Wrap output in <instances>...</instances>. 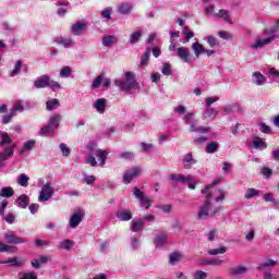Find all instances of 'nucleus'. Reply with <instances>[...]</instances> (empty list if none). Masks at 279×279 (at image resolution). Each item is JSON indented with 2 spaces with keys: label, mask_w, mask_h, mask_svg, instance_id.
Wrapping results in <instances>:
<instances>
[{
  "label": "nucleus",
  "mask_w": 279,
  "mask_h": 279,
  "mask_svg": "<svg viewBox=\"0 0 279 279\" xmlns=\"http://www.w3.org/2000/svg\"><path fill=\"white\" fill-rule=\"evenodd\" d=\"M193 165H197V159L193 157V153H187L183 156V166L185 169L193 167Z\"/></svg>",
  "instance_id": "obj_22"
},
{
  "label": "nucleus",
  "mask_w": 279,
  "mask_h": 279,
  "mask_svg": "<svg viewBox=\"0 0 279 279\" xmlns=\"http://www.w3.org/2000/svg\"><path fill=\"white\" fill-rule=\"evenodd\" d=\"M48 87L51 88V90H60V88H62V85L48 76Z\"/></svg>",
  "instance_id": "obj_55"
},
{
  "label": "nucleus",
  "mask_w": 279,
  "mask_h": 279,
  "mask_svg": "<svg viewBox=\"0 0 279 279\" xmlns=\"http://www.w3.org/2000/svg\"><path fill=\"white\" fill-rule=\"evenodd\" d=\"M84 219V213L82 210H78L70 218V228L75 229L80 223H82V220Z\"/></svg>",
  "instance_id": "obj_14"
},
{
  "label": "nucleus",
  "mask_w": 279,
  "mask_h": 279,
  "mask_svg": "<svg viewBox=\"0 0 279 279\" xmlns=\"http://www.w3.org/2000/svg\"><path fill=\"white\" fill-rule=\"evenodd\" d=\"M71 32L74 36H82V33L86 32V23L84 22H76L71 27Z\"/></svg>",
  "instance_id": "obj_19"
},
{
  "label": "nucleus",
  "mask_w": 279,
  "mask_h": 279,
  "mask_svg": "<svg viewBox=\"0 0 279 279\" xmlns=\"http://www.w3.org/2000/svg\"><path fill=\"white\" fill-rule=\"evenodd\" d=\"M229 274L231 276H243V274H247V267L245 266H235L230 268Z\"/></svg>",
  "instance_id": "obj_32"
},
{
  "label": "nucleus",
  "mask_w": 279,
  "mask_h": 279,
  "mask_svg": "<svg viewBox=\"0 0 279 279\" xmlns=\"http://www.w3.org/2000/svg\"><path fill=\"white\" fill-rule=\"evenodd\" d=\"M59 147L61 149L62 156H64L65 158H69V156H71V148H69L66 144L61 143Z\"/></svg>",
  "instance_id": "obj_56"
},
{
  "label": "nucleus",
  "mask_w": 279,
  "mask_h": 279,
  "mask_svg": "<svg viewBox=\"0 0 279 279\" xmlns=\"http://www.w3.org/2000/svg\"><path fill=\"white\" fill-rule=\"evenodd\" d=\"M216 101H219V96L207 97L205 99V108H211L210 106Z\"/></svg>",
  "instance_id": "obj_58"
},
{
  "label": "nucleus",
  "mask_w": 279,
  "mask_h": 279,
  "mask_svg": "<svg viewBox=\"0 0 279 279\" xmlns=\"http://www.w3.org/2000/svg\"><path fill=\"white\" fill-rule=\"evenodd\" d=\"M116 216L120 221H130L132 219V211L120 210L116 214Z\"/></svg>",
  "instance_id": "obj_33"
},
{
  "label": "nucleus",
  "mask_w": 279,
  "mask_h": 279,
  "mask_svg": "<svg viewBox=\"0 0 279 279\" xmlns=\"http://www.w3.org/2000/svg\"><path fill=\"white\" fill-rule=\"evenodd\" d=\"M54 43L61 47H64V49H71V47H75V40H73L71 37L59 36L56 37Z\"/></svg>",
  "instance_id": "obj_9"
},
{
  "label": "nucleus",
  "mask_w": 279,
  "mask_h": 279,
  "mask_svg": "<svg viewBox=\"0 0 279 279\" xmlns=\"http://www.w3.org/2000/svg\"><path fill=\"white\" fill-rule=\"evenodd\" d=\"M143 36V33L141 31L134 32L133 34L130 35V43L131 45H136L138 40H141V37Z\"/></svg>",
  "instance_id": "obj_48"
},
{
  "label": "nucleus",
  "mask_w": 279,
  "mask_h": 279,
  "mask_svg": "<svg viewBox=\"0 0 279 279\" xmlns=\"http://www.w3.org/2000/svg\"><path fill=\"white\" fill-rule=\"evenodd\" d=\"M206 40L209 47H219V41H217V38L215 36H207Z\"/></svg>",
  "instance_id": "obj_62"
},
{
  "label": "nucleus",
  "mask_w": 279,
  "mask_h": 279,
  "mask_svg": "<svg viewBox=\"0 0 279 279\" xmlns=\"http://www.w3.org/2000/svg\"><path fill=\"white\" fill-rule=\"evenodd\" d=\"M60 121H62V114L56 113L49 119V124L54 129L58 130L60 128Z\"/></svg>",
  "instance_id": "obj_29"
},
{
  "label": "nucleus",
  "mask_w": 279,
  "mask_h": 279,
  "mask_svg": "<svg viewBox=\"0 0 279 279\" xmlns=\"http://www.w3.org/2000/svg\"><path fill=\"white\" fill-rule=\"evenodd\" d=\"M206 278H208V274H206L205 271L197 270L194 274V279H206Z\"/></svg>",
  "instance_id": "obj_64"
},
{
  "label": "nucleus",
  "mask_w": 279,
  "mask_h": 279,
  "mask_svg": "<svg viewBox=\"0 0 279 279\" xmlns=\"http://www.w3.org/2000/svg\"><path fill=\"white\" fill-rule=\"evenodd\" d=\"M143 228H145L143 219L132 220L131 221L130 230L132 232H141V230H143Z\"/></svg>",
  "instance_id": "obj_26"
},
{
  "label": "nucleus",
  "mask_w": 279,
  "mask_h": 279,
  "mask_svg": "<svg viewBox=\"0 0 279 279\" xmlns=\"http://www.w3.org/2000/svg\"><path fill=\"white\" fill-rule=\"evenodd\" d=\"M216 19H222L226 23L232 24V19H230V11L222 9L214 15Z\"/></svg>",
  "instance_id": "obj_25"
},
{
  "label": "nucleus",
  "mask_w": 279,
  "mask_h": 279,
  "mask_svg": "<svg viewBox=\"0 0 279 279\" xmlns=\"http://www.w3.org/2000/svg\"><path fill=\"white\" fill-rule=\"evenodd\" d=\"M134 197L138 199L140 206L145 207L146 210H149L151 207V199H149L143 191L138 187H134L133 190Z\"/></svg>",
  "instance_id": "obj_6"
},
{
  "label": "nucleus",
  "mask_w": 279,
  "mask_h": 279,
  "mask_svg": "<svg viewBox=\"0 0 279 279\" xmlns=\"http://www.w3.org/2000/svg\"><path fill=\"white\" fill-rule=\"evenodd\" d=\"M205 151L207 154H215L216 151H219V143L217 142H210L207 144Z\"/></svg>",
  "instance_id": "obj_39"
},
{
  "label": "nucleus",
  "mask_w": 279,
  "mask_h": 279,
  "mask_svg": "<svg viewBox=\"0 0 279 279\" xmlns=\"http://www.w3.org/2000/svg\"><path fill=\"white\" fill-rule=\"evenodd\" d=\"M177 56L182 62H191V50L186 47H180L177 49Z\"/></svg>",
  "instance_id": "obj_11"
},
{
  "label": "nucleus",
  "mask_w": 279,
  "mask_h": 279,
  "mask_svg": "<svg viewBox=\"0 0 279 279\" xmlns=\"http://www.w3.org/2000/svg\"><path fill=\"white\" fill-rule=\"evenodd\" d=\"M0 138H2V141L0 142V147H3V145H10V143H12V138L10 137V135H8L7 132L0 131Z\"/></svg>",
  "instance_id": "obj_43"
},
{
  "label": "nucleus",
  "mask_w": 279,
  "mask_h": 279,
  "mask_svg": "<svg viewBox=\"0 0 279 279\" xmlns=\"http://www.w3.org/2000/svg\"><path fill=\"white\" fill-rule=\"evenodd\" d=\"M192 49H193L196 58H199V56H202V53H204V50H205V48L202 46V44H199L197 41L192 45Z\"/></svg>",
  "instance_id": "obj_42"
},
{
  "label": "nucleus",
  "mask_w": 279,
  "mask_h": 279,
  "mask_svg": "<svg viewBox=\"0 0 279 279\" xmlns=\"http://www.w3.org/2000/svg\"><path fill=\"white\" fill-rule=\"evenodd\" d=\"M169 236L165 233H157L155 235L154 244L156 247H163V245H167Z\"/></svg>",
  "instance_id": "obj_21"
},
{
  "label": "nucleus",
  "mask_w": 279,
  "mask_h": 279,
  "mask_svg": "<svg viewBox=\"0 0 279 279\" xmlns=\"http://www.w3.org/2000/svg\"><path fill=\"white\" fill-rule=\"evenodd\" d=\"M16 182H17V184H20V186L27 187V184L29 182V177H27V174H25V173H21L16 178Z\"/></svg>",
  "instance_id": "obj_38"
},
{
  "label": "nucleus",
  "mask_w": 279,
  "mask_h": 279,
  "mask_svg": "<svg viewBox=\"0 0 279 279\" xmlns=\"http://www.w3.org/2000/svg\"><path fill=\"white\" fill-rule=\"evenodd\" d=\"M36 147V141L35 140H29L24 143V146L21 150V154H25V151H32V149Z\"/></svg>",
  "instance_id": "obj_41"
},
{
  "label": "nucleus",
  "mask_w": 279,
  "mask_h": 279,
  "mask_svg": "<svg viewBox=\"0 0 279 279\" xmlns=\"http://www.w3.org/2000/svg\"><path fill=\"white\" fill-rule=\"evenodd\" d=\"M219 184L218 181H214L211 184L206 185L204 190H202V193H208V195H211L210 199H215L216 204H219L226 199V192L221 189H215ZM214 189V190H210Z\"/></svg>",
  "instance_id": "obj_4"
},
{
  "label": "nucleus",
  "mask_w": 279,
  "mask_h": 279,
  "mask_svg": "<svg viewBox=\"0 0 279 279\" xmlns=\"http://www.w3.org/2000/svg\"><path fill=\"white\" fill-rule=\"evenodd\" d=\"M117 43H119V38L114 35L102 37V47H112V45H117Z\"/></svg>",
  "instance_id": "obj_24"
},
{
  "label": "nucleus",
  "mask_w": 279,
  "mask_h": 279,
  "mask_svg": "<svg viewBox=\"0 0 279 279\" xmlns=\"http://www.w3.org/2000/svg\"><path fill=\"white\" fill-rule=\"evenodd\" d=\"M107 100L106 98H98L95 100L93 108L98 112V114H104L106 112V107H107Z\"/></svg>",
  "instance_id": "obj_15"
},
{
  "label": "nucleus",
  "mask_w": 279,
  "mask_h": 279,
  "mask_svg": "<svg viewBox=\"0 0 279 279\" xmlns=\"http://www.w3.org/2000/svg\"><path fill=\"white\" fill-rule=\"evenodd\" d=\"M46 108L49 111L56 110V108H60V100L52 98L46 102Z\"/></svg>",
  "instance_id": "obj_37"
},
{
  "label": "nucleus",
  "mask_w": 279,
  "mask_h": 279,
  "mask_svg": "<svg viewBox=\"0 0 279 279\" xmlns=\"http://www.w3.org/2000/svg\"><path fill=\"white\" fill-rule=\"evenodd\" d=\"M140 146L142 147V151H151L156 147L154 144L145 142H142Z\"/></svg>",
  "instance_id": "obj_60"
},
{
  "label": "nucleus",
  "mask_w": 279,
  "mask_h": 279,
  "mask_svg": "<svg viewBox=\"0 0 279 279\" xmlns=\"http://www.w3.org/2000/svg\"><path fill=\"white\" fill-rule=\"evenodd\" d=\"M54 132H56V129L48 123L46 126L41 128V130L39 131V134L40 136H47V134H53Z\"/></svg>",
  "instance_id": "obj_44"
},
{
  "label": "nucleus",
  "mask_w": 279,
  "mask_h": 279,
  "mask_svg": "<svg viewBox=\"0 0 279 279\" xmlns=\"http://www.w3.org/2000/svg\"><path fill=\"white\" fill-rule=\"evenodd\" d=\"M182 34L185 37V41L184 43H189V40H191V38L195 37V33H193L191 31V28H189V26H184L183 27Z\"/></svg>",
  "instance_id": "obj_45"
},
{
  "label": "nucleus",
  "mask_w": 279,
  "mask_h": 279,
  "mask_svg": "<svg viewBox=\"0 0 279 279\" xmlns=\"http://www.w3.org/2000/svg\"><path fill=\"white\" fill-rule=\"evenodd\" d=\"M114 84L123 93H132V90H141V85L136 81V74L134 72H125L124 80L118 78Z\"/></svg>",
  "instance_id": "obj_2"
},
{
  "label": "nucleus",
  "mask_w": 279,
  "mask_h": 279,
  "mask_svg": "<svg viewBox=\"0 0 279 279\" xmlns=\"http://www.w3.org/2000/svg\"><path fill=\"white\" fill-rule=\"evenodd\" d=\"M87 149V158L85 160L86 165H90V167H97V159H95V151H99L97 148V143L88 142L86 145Z\"/></svg>",
  "instance_id": "obj_5"
},
{
  "label": "nucleus",
  "mask_w": 279,
  "mask_h": 279,
  "mask_svg": "<svg viewBox=\"0 0 279 279\" xmlns=\"http://www.w3.org/2000/svg\"><path fill=\"white\" fill-rule=\"evenodd\" d=\"M182 258H183L182 253H180V252H174V253L170 254V256H169V263H170L171 265H178V263H180V260H182Z\"/></svg>",
  "instance_id": "obj_36"
},
{
  "label": "nucleus",
  "mask_w": 279,
  "mask_h": 279,
  "mask_svg": "<svg viewBox=\"0 0 279 279\" xmlns=\"http://www.w3.org/2000/svg\"><path fill=\"white\" fill-rule=\"evenodd\" d=\"M219 112L215 110L213 107H205V111L203 112V119H210L211 121H215L217 119V114Z\"/></svg>",
  "instance_id": "obj_23"
},
{
  "label": "nucleus",
  "mask_w": 279,
  "mask_h": 279,
  "mask_svg": "<svg viewBox=\"0 0 279 279\" xmlns=\"http://www.w3.org/2000/svg\"><path fill=\"white\" fill-rule=\"evenodd\" d=\"M71 73H73L71 66H63L60 71V77H71Z\"/></svg>",
  "instance_id": "obj_57"
},
{
  "label": "nucleus",
  "mask_w": 279,
  "mask_h": 279,
  "mask_svg": "<svg viewBox=\"0 0 279 279\" xmlns=\"http://www.w3.org/2000/svg\"><path fill=\"white\" fill-rule=\"evenodd\" d=\"M49 260H51V257L47 256V255H40L39 258L33 259L31 262L32 267H34V269H40L41 265H47V263H49Z\"/></svg>",
  "instance_id": "obj_17"
},
{
  "label": "nucleus",
  "mask_w": 279,
  "mask_h": 279,
  "mask_svg": "<svg viewBox=\"0 0 279 279\" xmlns=\"http://www.w3.org/2000/svg\"><path fill=\"white\" fill-rule=\"evenodd\" d=\"M252 145L255 149H267V143L258 136L253 137Z\"/></svg>",
  "instance_id": "obj_31"
},
{
  "label": "nucleus",
  "mask_w": 279,
  "mask_h": 279,
  "mask_svg": "<svg viewBox=\"0 0 279 279\" xmlns=\"http://www.w3.org/2000/svg\"><path fill=\"white\" fill-rule=\"evenodd\" d=\"M203 265H214L215 267H219L220 265H223V259H220V258L208 259V260H205Z\"/></svg>",
  "instance_id": "obj_54"
},
{
  "label": "nucleus",
  "mask_w": 279,
  "mask_h": 279,
  "mask_svg": "<svg viewBox=\"0 0 279 279\" xmlns=\"http://www.w3.org/2000/svg\"><path fill=\"white\" fill-rule=\"evenodd\" d=\"M257 195H260V191L254 187H250L246 190L244 197L245 199H253V197H256Z\"/></svg>",
  "instance_id": "obj_40"
},
{
  "label": "nucleus",
  "mask_w": 279,
  "mask_h": 279,
  "mask_svg": "<svg viewBox=\"0 0 279 279\" xmlns=\"http://www.w3.org/2000/svg\"><path fill=\"white\" fill-rule=\"evenodd\" d=\"M141 175V168L133 167L131 170L124 172L123 181L125 184H130L134 180V178H138Z\"/></svg>",
  "instance_id": "obj_8"
},
{
  "label": "nucleus",
  "mask_w": 279,
  "mask_h": 279,
  "mask_svg": "<svg viewBox=\"0 0 279 279\" xmlns=\"http://www.w3.org/2000/svg\"><path fill=\"white\" fill-rule=\"evenodd\" d=\"M0 197H14V189L12 186H4L0 190Z\"/></svg>",
  "instance_id": "obj_34"
},
{
  "label": "nucleus",
  "mask_w": 279,
  "mask_h": 279,
  "mask_svg": "<svg viewBox=\"0 0 279 279\" xmlns=\"http://www.w3.org/2000/svg\"><path fill=\"white\" fill-rule=\"evenodd\" d=\"M199 121L194 120L193 123L190 124V132H197L198 134H208L210 132V128L198 125Z\"/></svg>",
  "instance_id": "obj_13"
},
{
  "label": "nucleus",
  "mask_w": 279,
  "mask_h": 279,
  "mask_svg": "<svg viewBox=\"0 0 279 279\" xmlns=\"http://www.w3.org/2000/svg\"><path fill=\"white\" fill-rule=\"evenodd\" d=\"M210 197L211 195L207 194L205 196L204 204L198 207L196 215L198 221H206L210 219V217H215V215L221 210V207H215L213 210V203L210 202Z\"/></svg>",
  "instance_id": "obj_3"
},
{
  "label": "nucleus",
  "mask_w": 279,
  "mask_h": 279,
  "mask_svg": "<svg viewBox=\"0 0 279 279\" xmlns=\"http://www.w3.org/2000/svg\"><path fill=\"white\" fill-rule=\"evenodd\" d=\"M104 82V74L98 75L92 83L93 90L99 88Z\"/></svg>",
  "instance_id": "obj_53"
},
{
  "label": "nucleus",
  "mask_w": 279,
  "mask_h": 279,
  "mask_svg": "<svg viewBox=\"0 0 279 279\" xmlns=\"http://www.w3.org/2000/svg\"><path fill=\"white\" fill-rule=\"evenodd\" d=\"M100 15L102 19L106 21H110L112 19V7L105 8L101 12Z\"/></svg>",
  "instance_id": "obj_46"
},
{
  "label": "nucleus",
  "mask_w": 279,
  "mask_h": 279,
  "mask_svg": "<svg viewBox=\"0 0 279 279\" xmlns=\"http://www.w3.org/2000/svg\"><path fill=\"white\" fill-rule=\"evenodd\" d=\"M23 102L19 101L12 107L11 112L16 117V112H23Z\"/></svg>",
  "instance_id": "obj_59"
},
{
  "label": "nucleus",
  "mask_w": 279,
  "mask_h": 279,
  "mask_svg": "<svg viewBox=\"0 0 279 279\" xmlns=\"http://www.w3.org/2000/svg\"><path fill=\"white\" fill-rule=\"evenodd\" d=\"M279 20H277L270 29H266L263 33V37H256L255 43L251 45V49H263L267 45H271L274 40L278 38Z\"/></svg>",
  "instance_id": "obj_1"
},
{
  "label": "nucleus",
  "mask_w": 279,
  "mask_h": 279,
  "mask_svg": "<svg viewBox=\"0 0 279 279\" xmlns=\"http://www.w3.org/2000/svg\"><path fill=\"white\" fill-rule=\"evenodd\" d=\"M73 245H75V242H73V240L65 239L59 243L57 250H65V252H69V250H71Z\"/></svg>",
  "instance_id": "obj_30"
},
{
  "label": "nucleus",
  "mask_w": 279,
  "mask_h": 279,
  "mask_svg": "<svg viewBox=\"0 0 279 279\" xmlns=\"http://www.w3.org/2000/svg\"><path fill=\"white\" fill-rule=\"evenodd\" d=\"M108 151L104 149L95 150L94 158L98 159V167H106V160H108Z\"/></svg>",
  "instance_id": "obj_12"
},
{
  "label": "nucleus",
  "mask_w": 279,
  "mask_h": 279,
  "mask_svg": "<svg viewBox=\"0 0 279 279\" xmlns=\"http://www.w3.org/2000/svg\"><path fill=\"white\" fill-rule=\"evenodd\" d=\"M48 84H49V75H41L35 80L34 87L47 88Z\"/></svg>",
  "instance_id": "obj_20"
},
{
  "label": "nucleus",
  "mask_w": 279,
  "mask_h": 279,
  "mask_svg": "<svg viewBox=\"0 0 279 279\" xmlns=\"http://www.w3.org/2000/svg\"><path fill=\"white\" fill-rule=\"evenodd\" d=\"M151 56V48H147L141 58L140 66H147L149 63V57Z\"/></svg>",
  "instance_id": "obj_35"
},
{
  "label": "nucleus",
  "mask_w": 279,
  "mask_h": 279,
  "mask_svg": "<svg viewBox=\"0 0 279 279\" xmlns=\"http://www.w3.org/2000/svg\"><path fill=\"white\" fill-rule=\"evenodd\" d=\"M57 5H61V8L57 10V14L59 16H64V14L68 12L66 8L69 7V2L57 3Z\"/></svg>",
  "instance_id": "obj_51"
},
{
  "label": "nucleus",
  "mask_w": 279,
  "mask_h": 279,
  "mask_svg": "<svg viewBox=\"0 0 279 279\" xmlns=\"http://www.w3.org/2000/svg\"><path fill=\"white\" fill-rule=\"evenodd\" d=\"M252 82L256 86H265V84H267V77H265L260 72H254L252 75Z\"/></svg>",
  "instance_id": "obj_18"
},
{
  "label": "nucleus",
  "mask_w": 279,
  "mask_h": 279,
  "mask_svg": "<svg viewBox=\"0 0 279 279\" xmlns=\"http://www.w3.org/2000/svg\"><path fill=\"white\" fill-rule=\"evenodd\" d=\"M118 12H120V14H130V12H132V4L130 3H123L118 8Z\"/></svg>",
  "instance_id": "obj_47"
},
{
  "label": "nucleus",
  "mask_w": 279,
  "mask_h": 279,
  "mask_svg": "<svg viewBox=\"0 0 279 279\" xmlns=\"http://www.w3.org/2000/svg\"><path fill=\"white\" fill-rule=\"evenodd\" d=\"M169 180L170 182H175L177 184H186V182H191L192 177H186L184 174H170Z\"/></svg>",
  "instance_id": "obj_16"
},
{
  "label": "nucleus",
  "mask_w": 279,
  "mask_h": 279,
  "mask_svg": "<svg viewBox=\"0 0 279 279\" xmlns=\"http://www.w3.org/2000/svg\"><path fill=\"white\" fill-rule=\"evenodd\" d=\"M278 265V260L268 259L266 263H262L258 265L257 269H266V267H276Z\"/></svg>",
  "instance_id": "obj_49"
},
{
  "label": "nucleus",
  "mask_w": 279,
  "mask_h": 279,
  "mask_svg": "<svg viewBox=\"0 0 279 279\" xmlns=\"http://www.w3.org/2000/svg\"><path fill=\"white\" fill-rule=\"evenodd\" d=\"M1 265H12V267H23L24 262L21 259V257H13L11 259L0 262Z\"/></svg>",
  "instance_id": "obj_28"
},
{
  "label": "nucleus",
  "mask_w": 279,
  "mask_h": 279,
  "mask_svg": "<svg viewBox=\"0 0 279 279\" xmlns=\"http://www.w3.org/2000/svg\"><path fill=\"white\" fill-rule=\"evenodd\" d=\"M195 120V112H187L184 117H183V122L185 123V125H190L191 123H193Z\"/></svg>",
  "instance_id": "obj_50"
},
{
  "label": "nucleus",
  "mask_w": 279,
  "mask_h": 279,
  "mask_svg": "<svg viewBox=\"0 0 279 279\" xmlns=\"http://www.w3.org/2000/svg\"><path fill=\"white\" fill-rule=\"evenodd\" d=\"M228 252V248L226 246H221L220 248H210L208 251L209 256H217V254H226Z\"/></svg>",
  "instance_id": "obj_52"
},
{
  "label": "nucleus",
  "mask_w": 279,
  "mask_h": 279,
  "mask_svg": "<svg viewBox=\"0 0 279 279\" xmlns=\"http://www.w3.org/2000/svg\"><path fill=\"white\" fill-rule=\"evenodd\" d=\"M16 206L19 208H27L29 206V196L22 194L16 199Z\"/></svg>",
  "instance_id": "obj_27"
},
{
  "label": "nucleus",
  "mask_w": 279,
  "mask_h": 279,
  "mask_svg": "<svg viewBox=\"0 0 279 279\" xmlns=\"http://www.w3.org/2000/svg\"><path fill=\"white\" fill-rule=\"evenodd\" d=\"M14 147L15 145H11L4 148L3 151H0V167H3V162L5 160H9V158H12L14 156Z\"/></svg>",
  "instance_id": "obj_10"
},
{
  "label": "nucleus",
  "mask_w": 279,
  "mask_h": 279,
  "mask_svg": "<svg viewBox=\"0 0 279 279\" xmlns=\"http://www.w3.org/2000/svg\"><path fill=\"white\" fill-rule=\"evenodd\" d=\"M54 190L51 186V183H46L43 185L38 201L39 202H49L50 197H53Z\"/></svg>",
  "instance_id": "obj_7"
},
{
  "label": "nucleus",
  "mask_w": 279,
  "mask_h": 279,
  "mask_svg": "<svg viewBox=\"0 0 279 279\" xmlns=\"http://www.w3.org/2000/svg\"><path fill=\"white\" fill-rule=\"evenodd\" d=\"M161 73H162V75H172V70H171L170 63H163Z\"/></svg>",
  "instance_id": "obj_63"
},
{
  "label": "nucleus",
  "mask_w": 279,
  "mask_h": 279,
  "mask_svg": "<svg viewBox=\"0 0 279 279\" xmlns=\"http://www.w3.org/2000/svg\"><path fill=\"white\" fill-rule=\"evenodd\" d=\"M131 247L132 250H138L141 247V239L136 236L131 238Z\"/></svg>",
  "instance_id": "obj_61"
}]
</instances>
